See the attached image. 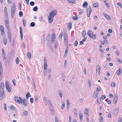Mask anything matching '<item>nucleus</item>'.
<instances>
[{"label":"nucleus","instance_id":"cd10ccee","mask_svg":"<svg viewBox=\"0 0 122 122\" xmlns=\"http://www.w3.org/2000/svg\"><path fill=\"white\" fill-rule=\"evenodd\" d=\"M87 5L88 3L87 2H85L84 3L83 6L84 7L86 8L87 7Z\"/></svg>","mask_w":122,"mask_h":122},{"label":"nucleus","instance_id":"72a5a7b5","mask_svg":"<svg viewBox=\"0 0 122 122\" xmlns=\"http://www.w3.org/2000/svg\"><path fill=\"white\" fill-rule=\"evenodd\" d=\"M58 94L62 98L63 94L62 93L61 90H60Z\"/></svg>","mask_w":122,"mask_h":122},{"label":"nucleus","instance_id":"4d7b16f0","mask_svg":"<svg viewBox=\"0 0 122 122\" xmlns=\"http://www.w3.org/2000/svg\"><path fill=\"white\" fill-rule=\"evenodd\" d=\"M4 28L3 26L2 25L0 26V30L1 31L4 30Z\"/></svg>","mask_w":122,"mask_h":122},{"label":"nucleus","instance_id":"ddd939ff","mask_svg":"<svg viewBox=\"0 0 122 122\" xmlns=\"http://www.w3.org/2000/svg\"><path fill=\"white\" fill-rule=\"evenodd\" d=\"M8 37L9 39V40L10 42H11V35L9 31H8Z\"/></svg>","mask_w":122,"mask_h":122},{"label":"nucleus","instance_id":"473e14b6","mask_svg":"<svg viewBox=\"0 0 122 122\" xmlns=\"http://www.w3.org/2000/svg\"><path fill=\"white\" fill-rule=\"evenodd\" d=\"M7 39L6 38H4L3 40V42L5 45H6L7 43Z\"/></svg>","mask_w":122,"mask_h":122},{"label":"nucleus","instance_id":"603ef678","mask_svg":"<svg viewBox=\"0 0 122 122\" xmlns=\"http://www.w3.org/2000/svg\"><path fill=\"white\" fill-rule=\"evenodd\" d=\"M98 6V4L97 3H94L93 5V6L95 7H97Z\"/></svg>","mask_w":122,"mask_h":122},{"label":"nucleus","instance_id":"a211bd4d","mask_svg":"<svg viewBox=\"0 0 122 122\" xmlns=\"http://www.w3.org/2000/svg\"><path fill=\"white\" fill-rule=\"evenodd\" d=\"M100 70V66L99 65H98L97 66V69L96 70L97 73L98 72V73H99V72Z\"/></svg>","mask_w":122,"mask_h":122},{"label":"nucleus","instance_id":"423d86ee","mask_svg":"<svg viewBox=\"0 0 122 122\" xmlns=\"http://www.w3.org/2000/svg\"><path fill=\"white\" fill-rule=\"evenodd\" d=\"M57 12L55 11H51L49 14L50 17H53L56 14Z\"/></svg>","mask_w":122,"mask_h":122},{"label":"nucleus","instance_id":"2f4dec72","mask_svg":"<svg viewBox=\"0 0 122 122\" xmlns=\"http://www.w3.org/2000/svg\"><path fill=\"white\" fill-rule=\"evenodd\" d=\"M105 16L109 20H110L111 19V18L109 16L106 14H105Z\"/></svg>","mask_w":122,"mask_h":122},{"label":"nucleus","instance_id":"774afa93","mask_svg":"<svg viewBox=\"0 0 122 122\" xmlns=\"http://www.w3.org/2000/svg\"><path fill=\"white\" fill-rule=\"evenodd\" d=\"M106 96L105 95H103L102 97V99L104 100L106 98Z\"/></svg>","mask_w":122,"mask_h":122},{"label":"nucleus","instance_id":"f8f14e48","mask_svg":"<svg viewBox=\"0 0 122 122\" xmlns=\"http://www.w3.org/2000/svg\"><path fill=\"white\" fill-rule=\"evenodd\" d=\"M20 34L21 39V40L23 39V33L22 28L21 27H20Z\"/></svg>","mask_w":122,"mask_h":122},{"label":"nucleus","instance_id":"4468645a","mask_svg":"<svg viewBox=\"0 0 122 122\" xmlns=\"http://www.w3.org/2000/svg\"><path fill=\"white\" fill-rule=\"evenodd\" d=\"M88 110L86 108H85V115L86 117H88L89 116V114L88 113Z\"/></svg>","mask_w":122,"mask_h":122},{"label":"nucleus","instance_id":"ea45409f","mask_svg":"<svg viewBox=\"0 0 122 122\" xmlns=\"http://www.w3.org/2000/svg\"><path fill=\"white\" fill-rule=\"evenodd\" d=\"M78 44V41L76 40L74 43V45L75 46H77Z\"/></svg>","mask_w":122,"mask_h":122},{"label":"nucleus","instance_id":"f03ea898","mask_svg":"<svg viewBox=\"0 0 122 122\" xmlns=\"http://www.w3.org/2000/svg\"><path fill=\"white\" fill-rule=\"evenodd\" d=\"M87 34L88 36L90 38H92L94 39H95L96 38V35L94 34L93 35V32L91 30H89L88 31Z\"/></svg>","mask_w":122,"mask_h":122},{"label":"nucleus","instance_id":"4c0bfd02","mask_svg":"<svg viewBox=\"0 0 122 122\" xmlns=\"http://www.w3.org/2000/svg\"><path fill=\"white\" fill-rule=\"evenodd\" d=\"M62 79L63 81L65 80V75L64 74H63L62 75Z\"/></svg>","mask_w":122,"mask_h":122},{"label":"nucleus","instance_id":"5701e85b","mask_svg":"<svg viewBox=\"0 0 122 122\" xmlns=\"http://www.w3.org/2000/svg\"><path fill=\"white\" fill-rule=\"evenodd\" d=\"M31 96L29 92H28L26 95V98L27 99H28L29 97H30Z\"/></svg>","mask_w":122,"mask_h":122},{"label":"nucleus","instance_id":"37998d69","mask_svg":"<svg viewBox=\"0 0 122 122\" xmlns=\"http://www.w3.org/2000/svg\"><path fill=\"white\" fill-rule=\"evenodd\" d=\"M82 114H80L79 116V118L80 120H82Z\"/></svg>","mask_w":122,"mask_h":122},{"label":"nucleus","instance_id":"39448f33","mask_svg":"<svg viewBox=\"0 0 122 122\" xmlns=\"http://www.w3.org/2000/svg\"><path fill=\"white\" fill-rule=\"evenodd\" d=\"M5 27L8 30V31H9V20H5Z\"/></svg>","mask_w":122,"mask_h":122},{"label":"nucleus","instance_id":"9d476101","mask_svg":"<svg viewBox=\"0 0 122 122\" xmlns=\"http://www.w3.org/2000/svg\"><path fill=\"white\" fill-rule=\"evenodd\" d=\"M48 18L49 22V23H51L53 21V17H50V16H49L48 17Z\"/></svg>","mask_w":122,"mask_h":122},{"label":"nucleus","instance_id":"e2e57ef3","mask_svg":"<svg viewBox=\"0 0 122 122\" xmlns=\"http://www.w3.org/2000/svg\"><path fill=\"white\" fill-rule=\"evenodd\" d=\"M70 107V104H67V110L68 111Z\"/></svg>","mask_w":122,"mask_h":122},{"label":"nucleus","instance_id":"20e7f679","mask_svg":"<svg viewBox=\"0 0 122 122\" xmlns=\"http://www.w3.org/2000/svg\"><path fill=\"white\" fill-rule=\"evenodd\" d=\"M5 96L4 91H0V99L2 100L3 98Z\"/></svg>","mask_w":122,"mask_h":122},{"label":"nucleus","instance_id":"13d9d810","mask_svg":"<svg viewBox=\"0 0 122 122\" xmlns=\"http://www.w3.org/2000/svg\"><path fill=\"white\" fill-rule=\"evenodd\" d=\"M73 110H74V112L75 114H77V111L76 110L75 108H74L73 109Z\"/></svg>","mask_w":122,"mask_h":122},{"label":"nucleus","instance_id":"7c9ffc66","mask_svg":"<svg viewBox=\"0 0 122 122\" xmlns=\"http://www.w3.org/2000/svg\"><path fill=\"white\" fill-rule=\"evenodd\" d=\"M68 27L70 29H71L72 27V23L71 22L69 23L68 24Z\"/></svg>","mask_w":122,"mask_h":122},{"label":"nucleus","instance_id":"58836bf2","mask_svg":"<svg viewBox=\"0 0 122 122\" xmlns=\"http://www.w3.org/2000/svg\"><path fill=\"white\" fill-rule=\"evenodd\" d=\"M19 59L18 57H17L16 59V62L17 64H18L19 62Z\"/></svg>","mask_w":122,"mask_h":122},{"label":"nucleus","instance_id":"5fc2aeb1","mask_svg":"<svg viewBox=\"0 0 122 122\" xmlns=\"http://www.w3.org/2000/svg\"><path fill=\"white\" fill-rule=\"evenodd\" d=\"M88 82L89 84V86L90 87H91V82L90 80H88Z\"/></svg>","mask_w":122,"mask_h":122},{"label":"nucleus","instance_id":"338daca9","mask_svg":"<svg viewBox=\"0 0 122 122\" xmlns=\"http://www.w3.org/2000/svg\"><path fill=\"white\" fill-rule=\"evenodd\" d=\"M30 101L31 103H32L33 101V99L32 98H31L30 99Z\"/></svg>","mask_w":122,"mask_h":122},{"label":"nucleus","instance_id":"c756f323","mask_svg":"<svg viewBox=\"0 0 122 122\" xmlns=\"http://www.w3.org/2000/svg\"><path fill=\"white\" fill-rule=\"evenodd\" d=\"M2 76V70L0 71V81H1Z\"/></svg>","mask_w":122,"mask_h":122},{"label":"nucleus","instance_id":"c85d7f7f","mask_svg":"<svg viewBox=\"0 0 122 122\" xmlns=\"http://www.w3.org/2000/svg\"><path fill=\"white\" fill-rule=\"evenodd\" d=\"M19 98L20 99L19 101V103H20V104L22 105V104L23 103V100L20 97H19Z\"/></svg>","mask_w":122,"mask_h":122},{"label":"nucleus","instance_id":"0e129e2a","mask_svg":"<svg viewBox=\"0 0 122 122\" xmlns=\"http://www.w3.org/2000/svg\"><path fill=\"white\" fill-rule=\"evenodd\" d=\"M101 98L100 97H98L97 100V102L98 103H99V102L101 101Z\"/></svg>","mask_w":122,"mask_h":122},{"label":"nucleus","instance_id":"052dcab7","mask_svg":"<svg viewBox=\"0 0 122 122\" xmlns=\"http://www.w3.org/2000/svg\"><path fill=\"white\" fill-rule=\"evenodd\" d=\"M12 82L14 86H15L16 85V83L15 82V80L14 79L12 81Z\"/></svg>","mask_w":122,"mask_h":122},{"label":"nucleus","instance_id":"aec40b11","mask_svg":"<svg viewBox=\"0 0 122 122\" xmlns=\"http://www.w3.org/2000/svg\"><path fill=\"white\" fill-rule=\"evenodd\" d=\"M119 112L118 109L116 108L114 110V113L115 115L116 116L118 114V113Z\"/></svg>","mask_w":122,"mask_h":122},{"label":"nucleus","instance_id":"6e6d98bb","mask_svg":"<svg viewBox=\"0 0 122 122\" xmlns=\"http://www.w3.org/2000/svg\"><path fill=\"white\" fill-rule=\"evenodd\" d=\"M15 40L14 38H13V44L12 45L14 46L15 45Z\"/></svg>","mask_w":122,"mask_h":122},{"label":"nucleus","instance_id":"f3484780","mask_svg":"<svg viewBox=\"0 0 122 122\" xmlns=\"http://www.w3.org/2000/svg\"><path fill=\"white\" fill-rule=\"evenodd\" d=\"M28 101L26 99H25L23 100V103L22 104V105H24L25 106H26L27 105Z\"/></svg>","mask_w":122,"mask_h":122},{"label":"nucleus","instance_id":"c03bdc74","mask_svg":"<svg viewBox=\"0 0 122 122\" xmlns=\"http://www.w3.org/2000/svg\"><path fill=\"white\" fill-rule=\"evenodd\" d=\"M38 10V8L37 6H36L33 8V10L34 11H36Z\"/></svg>","mask_w":122,"mask_h":122},{"label":"nucleus","instance_id":"9b49d317","mask_svg":"<svg viewBox=\"0 0 122 122\" xmlns=\"http://www.w3.org/2000/svg\"><path fill=\"white\" fill-rule=\"evenodd\" d=\"M4 84L3 83H1L0 84V91H4Z\"/></svg>","mask_w":122,"mask_h":122},{"label":"nucleus","instance_id":"2eb2a0df","mask_svg":"<svg viewBox=\"0 0 122 122\" xmlns=\"http://www.w3.org/2000/svg\"><path fill=\"white\" fill-rule=\"evenodd\" d=\"M117 96L116 94L115 95V97H114V102L116 104L117 102Z\"/></svg>","mask_w":122,"mask_h":122},{"label":"nucleus","instance_id":"dca6fc26","mask_svg":"<svg viewBox=\"0 0 122 122\" xmlns=\"http://www.w3.org/2000/svg\"><path fill=\"white\" fill-rule=\"evenodd\" d=\"M68 3H72L73 4H75L76 3L75 0H68L67 1Z\"/></svg>","mask_w":122,"mask_h":122},{"label":"nucleus","instance_id":"a878e982","mask_svg":"<svg viewBox=\"0 0 122 122\" xmlns=\"http://www.w3.org/2000/svg\"><path fill=\"white\" fill-rule=\"evenodd\" d=\"M68 46H67V47L66 48V49L65 54H64V56H66L67 54V52H68Z\"/></svg>","mask_w":122,"mask_h":122},{"label":"nucleus","instance_id":"de8ad7c7","mask_svg":"<svg viewBox=\"0 0 122 122\" xmlns=\"http://www.w3.org/2000/svg\"><path fill=\"white\" fill-rule=\"evenodd\" d=\"M35 4V3L33 1H31L30 3V5L31 6H33Z\"/></svg>","mask_w":122,"mask_h":122},{"label":"nucleus","instance_id":"bb28decb","mask_svg":"<svg viewBox=\"0 0 122 122\" xmlns=\"http://www.w3.org/2000/svg\"><path fill=\"white\" fill-rule=\"evenodd\" d=\"M27 55L28 58L30 59H31V54L30 52H28Z\"/></svg>","mask_w":122,"mask_h":122},{"label":"nucleus","instance_id":"680f3d73","mask_svg":"<svg viewBox=\"0 0 122 122\" xmlns=\"http://www.w3.org/2000/svg\"><path fill=\"white\" fill-rule=\"evenodd\" d=\"M117 5L119 6L121 8H122V6L121 3H120L118 2L117 3Z\"/></svg>","mask_w":122,"mask_h":122},{"label":"nucleus","instance_id":"49530a36","mask_svg":"<svg viewBox=\"0 0 122 122\" xmlns=\"http://www.w3.org/2000/svg\"><path fill=\"white\" fill-rule=\"evenodd\" d=\"M100 122H103V118L102 117H100L99 118Z\"/></svg>","mask_w":122,"mask_h":122},{"label":"nucleus","instance_id":"6e6552de","mask_svg":"<svg viewBox=\"0 0 122 122\" xmlns=\"http://www.w3.org/2000/svg\"><path fill=\"white\" fill-rule=\"evenodd\" d=\"M55 35L54 33H53L52 35L51 38V43H54L55 41Z\"/></svg>","mask_w":122,"mask_h":122},{"label":"nucleus","instance_id":"8fccbe9b","mask_svg":"<svg viewBox=\"0 0 122 122\" xmlns=\"http://www.w3.org/2000/svg\"><path fill=\"white\" fill-rule=\"evenodd\" d=\"M65 40V45L66 46L68 45V41H67V40Z\"/></svg>","mask_w":122,"mask_h":122},{"label":"nucleus","instance_id":"393cba45","mask_svg":"<svg viewBox=\"0 0 122 122\" xmlns=\"http://www.w3.org/2000/svg\"><path fill=\"white\" fill-rule=\"evenodd\" d=\"M121 72V69L120 68L118 70H117V74L118 75H120Z\"/></svg>","mask_w":122,"mask_h":122},{"label":"nucleus","instance_id":"412c9836","mask_svg":"<svg viewBox=\"0 0 122 122\" xmlns=\"http://www.w3.org/2000/svg\"><path fill=\"white\" fill-rule=\"evenodd\" d=\"M49 108L51 110V112H52L51 113L52 114V115H53V107L52 105L49 106Z\"/></svg>","mask_w":122,"mask_h":122},{"label":"nucleus","instance_id":"69168bd1","mask_svg":"<svg viewBox=\"0 0 122 122\" xmlns=\"http://www.w3.org/2000/svg\"><path fill=\"white\" fill-rule=\"evenodd\" d=\"M50 39V36L49 35H48L47 36V40L49 41Z\"/></svg>","mask_w":122,"mask_h":122},{"label":"nucleus","instance_id":"b1692460","mask_svg":"<svg viewBox=\"0 0 122 122\" xmlns=\"http://www.w3.org/2000/svg\"><path fill=\"white\" fill-rule=\"evenodd\" d=\"M43 101L45 103V105H47V100L46 99L45 97H44L43 98Z\"/></svg>","mask_w":122,"mask_h":122},{"label":"nucleus","instance_id":"c9c22d12","mask_svg":"<svg viewBox=\"0 0 122 122\" xmlns=\"http://www.w3.org/2000/svg\"><path fill=\"white\" fill-rule=\"evenodd\" d=\"M111 86L114 87H115V83L114 82H111Z\"/></svg>","mask_w":122,"mask_h":122},{"label":"nucleus","instance_id":"0eeeda50","mask_svg":"<svg viewBox=\"0 0 122 122\" xmlns=\"http://www.w3.org/2000/svg\"><path fill=\"white\" fill-rule=\"evenodd\" d=\"M87 15L88 17L90 16V14L92 11V10L91 7L88 8L87 9Z\"/></svg>","mask_w":122,"mask_h":122},{"label":"nucleus","instance_id":"a19ab883","mask_svg":"<svg viewBox=\"0 0 122 122\" xmlns=\"http://www.w3.org/2000/svg\"><path fill=\"white\" fill-rule=\"evenodd\" d=\"M30 25L32 27H34L35 25V23L34 22H32L30 24Z\"/></svg>","mask_w":122,"mask_h":122},{"label":"nucleus","instance_id":"a18cd8bd","mask_svg":"<svg viewBox=\"0 0 122 122\" xmlns=\"http://www.w3.org/2000/svg\"><path fill=\"white\" fill-rule=\"evenodd\" d=\"M8 15L7 14V13H6L5 14V20H9L8 18Z\"/></svg>","mask_w":122,"mask_h":122},{"label":"nucleus","instance_id":"bf43d9fd","mask_svg":"<svg viewBox=\"0 0 122 122\" xmlns=\"http://www.w3.org/2000/svg\"><path fill=\"white\" fill-rule=\"evenodd\" d=\"M2 57H6L5 52H2Z\"/></svg>","mask_w":122,"mask_h":122},{"label":"nucleus","instance_id":"f704fd0d","mask_svg":"<svg viewBox=\"0 0 122 122\" xmlns=\"http://www.w3.org/2000/svg\"><path fill=\"white\" fill-rule=\"evenodd\" d=\"M23 23V24L24 26H25V25L26 24V21L24 19H23L22 20Z\"/></svg>","mask_w":122,"mask_h":122},{"label":"nucleus","instance_id":"4be33fe9","mask_svg":"<svg viewBox=\"0 0 122 122\" xmlns=\"http://www.w3.org/2000/svg\"><path fill=\"white\" fill-rule=\"evenodd\" d=\"M98 93L96 92H95L93 94V97H94L95 98H96L98 96Z\"/></svg>","mask_w":122,"mask_h":122},{"label":"nucleus","instance_id":"864d4df0","mask_svg":"<svg viewBox=\"0 0 122 122\" xmlns=\"http://www.w3.org/2000/svg\"><path fill=\"white\" fill-rule=\"evenodd\" d=\"M55 122H58V119L57 117H55Z\"/></svg>","mask_w":122,"mask_h":122},{"label":"nucleus","instance_id":"f257e3e1","mask_svg":"<svg viewBox=\"0 0 122 122\" xmlns=\"http://www.w3.org/2000/svg\"><path fill=\"white\" fill-rule=\"evenodd\" d=\"M15 10V4L13 3L11 9V17L13 19L14 17Z\"/></svg>","mask_w":122,"mask_h":122},{"label":"nucleus","instance_id":"79ce46f5","mask_svg":"<svg viewBox=\"0 0 122 122\" xmlns=\"http://www.w3.org/2000/svg\"><path fill=\"white\" fill-rule=\"evenodd\" d=\"M19 16L20 17H21L23 16V14L22 11H20L19 12Z\"/></svg>","mask_w":122,"mask_h":122},{"label":"nucleus","instance_id":"3c124183","mask_svg":"<svg viewBox=\"0 0 122 122\" xmlns=\"http://www.w3.org/2000/svg\"><path fill=\"white\" fill-rule=\"evenodd\" d=\"M23 113L25 115H27V114L28 112L26 111H24Z\"/></svg>","mask_w":122,"mask_h":122},{"label":"nucleus","instance_id":"7ed1b4c3","mask_svg":"<svg viewBox=\"0 0 122 122\" xmlns=\"http://www.w3.org/2000/svg\"><path fill=\"white\" fill-rule=\"evenodd\" d=\"M9 81H5V85L7 91L9 92H10L11 90V87L10 86L9 84Z\"/></svg>","mask_w":122,"mask_h":122},{"label":"nucleus","instance_id":"1a4fd4ad","mask_svg":"<svg viewBox=\"0 0 122 122\" xmlns=\"http://www.w3.org/2000/svg\"><path fill=\"white\" fill-rule=\"evenodd\" d=\"M44 70H46L47 67V64L45 58H44Z\"/></svg>","mask_w":122,"mask_h":122},{"label":"nucleus","instance_id":"09e8293b","mask_svg":"<svg viewBox=\"0 0 122 122\" xmlns=\"http://www.w3.org/2000/svg\"><path fill=\"white\" fill-rule=\"evenodd\" d=\"M72 19L75 20H77L78 19V17L74 16L73 17Z\"/></svg>","mask_w":122,"mask_h":122},{"label":"nucleus","instance_id":"e433bc0d","mask_svg":"<svg viewBox=\"0 0 122 122\" xmlns=\"http://www.w3.org/2000/svg\"><path fill=\"white\" fill-rule=\"evenodd\" d=\"M86 34V32L85 30L83 31L82 32V35L83 37H85V36Z\"/></svg>","mask_w":122,"mask_h":122},{"label":"nucleus","instance_id":"6ab92c4d","mask_svg":"<svg viewBox=\"0 0 122 122\" xmlns=\"http://www.w3.org/2000/svg\"><path fill=\"white\" fill-rule=\"evenodd\" d=\"M14 99L15 101L17 103H18L19 102V101L20 99L19 97V98L17 96L15 97H14Z\"/></svg>","mask_w":122,"mask_h":122}]
</instances>
